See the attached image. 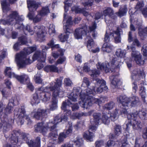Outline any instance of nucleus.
Masks as SVG:
<instances>
[{
    "instance_id": "obj_1",
    "label": "nucleus",
    "mask_w": 147,
    "mask_h": 147,
    "mask_svg": "<svg viewBox=\"0 0 147 147\" xmlns=\"http://www.w3.org/2000/svg\"><path fill=\"white\" fill-rule=\"evenodd\" d=\"M81 92V90L80 88L75 87L73 89V92L69 95L68 98L72 101L75 102L77 100V99L79 96H80L82 100L79 103L80 106L86 109H87L94 103L99 104L103 102L102 98H101L100 99H93L92 98L88 99L86 92L83 94Z\"/></svg>"
},
{
    "instance_id": "obj_2",
    "label": "nucleus",
    "mask_w": 147,
    "mask_h": 147,
    "mask_svg": "<svg viewBox=\"0 0 147 147\" xmlns=\"http://www.w3.org/2000/svg\"><path fill=\"white\" fill-rule=\"evenodd\" d=\"M62 78L57 79L56 82H51L50 86L46 88L47 89H49L52 92L53 98H52L51 104L49 105L50 109L53 111L57 107L58 100L57 97L58 96L62 97L64 96V92L60 89L62 85Z\"/></svg>"
},
{
    "instance_id": "obj_3",
    "label": "nucleus",
    "mask_w": 147,
    "mask_h": 147,
    "mask_svg": "<svg viewBox=\"0 0 147 147\" xmlns=\"http://www.w3.org/2000/svg\"><path fill=\"white\" fill-rule=\"evenodd\" d=\"M91 76L96 81L97 84H100L99 87L97 88L96 91L95 90V87H93L92 89L88 88L86 90V94L88 97V98H93L92 95H94L96 93H100L102 92L103 90H106L107 89V87L106 86L105 82L102 79H100L96 78L99 76L100 74L99 71L97 70H94L91 71ZM94 99H96L94 98Z\"/></svg>"
},
{
    "instance_id": "obj_4",
    "label": "nucleus",
    "mask_w": 147,
    "mask_h": 147,
    "mask_svg": "<svg viewBox=\"0 0 147 147\" xmlns=\"http://www.w3.org/2000/svg\"><path fill=\"white\" fill-rule=\"evenodd\" d=\"M35 47H30L24 49V52H21L17 54L16 55V60L18 66L20 68H22L26 65L30 64L32 61L29 58H26V55L32 53L36 50Z\"/></svg>"
},
{
    "instance_id": "obj_5",
    "label": "nucleus",
    "mask_w": 147,
    "mask_h": 147,
    "mask_svg": "<svg viewBox=\"0 0 147 147\" xmlns=\"http://www.w3.org/2000/svg\"><path fill=\"white\" fill-rule=\"evenodd\" d=\"M110 60L111 65H109V63L107 61L102 63L98 62L96 65L97 68L103 70L106 73L110 72L113 71L114 68H119L123 64L121 62L120 59L115 56L111 57Z\"/></svg>"
},
{
    "instance_id": "obj_6",
    "label": "nucleus",
    "mask_w": 147,
    "mask_h": 147,
    "mask_svg": "<svg viewBox=\"0 0 147 147\" xmlns=\"http://www.w3.org/2000/svg\"><path fill=\"white\" fill-rule=\"evenodd\" d=\"M117 101L125 107H123V109L120 110L121 114L124 115L127 114L126 107H131L138 103L139 102V98L137 96H134L131 98H129L125 96H121L117 97Z\"/></svg>"
},
{
    "instance_id": "obj_7",
    "label": "nucleus",
    "mask_w": 147,
    "mask_h": 147,
    "mask_svg": "<svg viewBox=\"0 0 147 147\" xmlns=\"http://www.w3.org/2000/svg\"><path fill=\"white\" fill-rule=\"evenodd\" d=\"M60 120V116L58 115L54 118L53 122H49L45 124L43 122L38 123L35 127V131H39L45 135L48 131H53L55 130L56 127V125L61 122Z\"/></svg>"
},
{
    "instance_id": "obj_8",
    "label": "nucleus",
    "mask_w": 147,
    "mask_h": 147,
    "mask_svg": "<svg viewBox=\"0 0 147 147\" xmlns=\"http://www.w3.org/2000/svg\"><path fill=\"white\" fill-rule=\"evenodd\" d=\"M137 113L135 114H127V118L129 121L128 123L126 124V129H128L132 125L133 129L135 130H140L142 127V125L140 121L137 120Z\"/></svg>"
},
{
    "instance_id": "obj_9",
    "label": "nucleus",
    "mask_w": 147,
    "mask_h": 147,
    "mask_svg": "<svg viewBox=\"0 0 147 147\" xmlns=\"http://www.w3.org/2000/svg\"><path fill=\"white\" fill-rule=\"evenodd\" d=\"M14 114L18 116V117L20 121L21 124H23L24 119H26L28 121V124L31 123V121L28 116L25 114L24 107L22 106L19 109H16L14 111Z\"/></svg>"
},
{
    "instance_id": "obj_10",
    "label": "nucleus",
    "mask_w": 147,
    "mask_h": 147,
    "mask_svg": "<svg viewBox=\"0 0 147 147\" xmlns=\"http://www.w3.org/2000/svg\"><path fill=\"white\" fill-rule=\"evenodd\" d=\"M22 20V19L20 18L18 13L16 11H13L7 17V20H2L1 21V23L3 25H9L14 21H16V24H18V21Z\"/></svg>"
},
{
    "instance_id": "obj_11",
    "label": "nucleus",
    "mask_w": 147,
    "mask_h": 147,
    "mask_svg": "<svg viewBox=\"0 0 147 147\" xmlns=\"http://www.w3.org/2000/svg\"><path fill=\"white\" fill-rule=\"evenodd\" d=\"M72 103L69 100H67L63 102L61 108L65 113L60 116V121H61V122L63 121L64 122H66L67 120V116L71 115V111L70 110L68 109L66 106H70V105Z\"/></svg>"
},
{
    "instance_id": "obj_12",
    "label": "nucleus",
    "mask_w": 147,
    "mask_h": 147,
    "mask_svg": "<svg viewBox=\"0 0 147 147\" xmlns=\"http://www.w3.org/2000/svg\"><path fill=\"white\" fill-rule=\"evenodd\" d=\"M130 48L132 50L131 57L138 64L143 65L144 64V60L142 58V55L140 52L135 50V47L133 46H131Z\"/></svg>"
},
{
    "instance_id": "obj_13",
    "label": "nucleus",
    "mask_w": 147,
    "mask_h": 147,
    "mask_svg": "<svg viewBox=\"0 0 147 147\" xmlns=\"http://www.w3.org/2000/svg\"><path fill=\"white\" fill-rule=\"evenodd\" d=\"M23 139L26 141L30 147H40V138L37 137L34 142L30 140L29 141L28 139V135L25 133H22V134Z\"/></svg>"
},
{
    "instance_id": "obj_14",
    "label": "nucleus",
    "mask_w": 147,
    "mask_h": 147,
    "mask_svg": "<svg viewBox=\"0 0 147 147\" xmlns=\"http://www.w3.org/2000/svg\"><path fill=\"white\" fill-rule=\"evenodd\" d=\"M43 90L42 87L39 88L37 90V93L39 94V96L42 101L46 102L50 99L51 94L49 92H44Z\"/></svg>"
},
{
    "instance_id": "obj_15",
    "label": "nucleus",
    "mask_w": 147,
    "mask_h": 147,
    "mask_svg": "<svg viewBox=\"0 0 147 147\" xmlns=\"http://www.w3.org/2000/svg\"><path fill=\"white\" fill-rule=\"evenodd\" d=\"M87 28V26L85 24H84L81 28L76 29L74 33L75 37H82L86 36L87 34L86 31Z\"/></svg>"
},
{
    "instance_id": "obj_16",
    "label": "nucleus",
    "mask_w": 147,
    "mask_h": 147,
    "mask_svg": "<svg viewBox=\"0 0 147 147\" xmlns=\"http://www.w3.org/2000/svg\"><path fill=\"white\" fill-rule=\"evenodd\" d=\"M122 128L120 125H116L114 126L115 134H110L109 135V138L110 140H115L117 137L121 134Z\"/></svg>"
},
{
    "instance_id": "obj_17",
    "label": "nucleus",
    "mask_w": 147,
    "mask_h": 147,
    "mask_svg": "<svg viewBox=\"0 0 147 147\" xmlns=\"http://www.w3.org/2000/svg\"><path fill=\"white\" fill-rule=\"evenodd\" d=\"M31 115L37 120L41 119L42 117L47 115L46 111L44 109H38L36 112H32Z\"/></svg>"
},
{
    "instance_id": "obj_18",
    "label": "nucleus",
    "mask_w": 147,
    "mask_h": 147,
    "mask_svg": "<svg viewBox=\"0 0 147 147\" xmlns=\"http://www.w3.org/2000/svg\"><path fill=\"white\" fill-rule=\"evenodd\" d=\"M27 6L29 11L30 12L36 11L40 3L35 1L30 0H27Z\"/></svg>"
},
{
    "instance_id": "obj_19",
    "label": "nucleus",
    "mask_w": 147,
    "mask_h": 147,
    "mask_svg": "<svg viewBox=\"0 0 147 147\" xmlns=\"http://www.w3.org/2000/svg\"><path fill=\"white\" fill-rule=\"evenodd\" d=\"M46 57V54H42L40 52L37 51L34 55L32 57L33 60L34 61L37 60L38 61L44 62Z\"/></svg>"
},
{
    "instance_id": "obj_20",
    "label": "nucleus",
    "mask_w": 147,
    "mask_h": 147,
    "mask_svg": "<svg viewBox=\"0 0 147 147\" xmlns=\"http://www.w3.org/2000/svg\"><path fill=\"white\" fill-rule=\"evenodd\" d=\"M143 74V71H140L139 69H136L132 72V78L136 80H140Z\"/></svg>"
},
{
    "instance_id": "obj_21",
    "label": "nucleus",
    "mask_w": 147,
    "mask_h": 147,
    "mask_svg": "<svg viewBox=\"0 0 147 147\" xmlns=\"http://www.w3.org/2000/svg\"><path fill=\"white\" fill-rule=\"evenodd\" d=\"M71 17H69L68 19L67 20L66 24L64 26V29L65 30H66L65 31V34H66V35H63L62 34H61V36H63V37H67L69 36V34L71 32H69V25H71L72 24V21H71Z\"/></svg>"
},
{
    "instance_id": "obj_22",
    "label": "nucleus",
    "mask_w": 147,
    "mask_h": 147,
    "mask_svg": "<svg viewBox=\"0 0 147 147\" xmlns=\"http://www.w3.org/2000/svg\"><path fill=\"white\" fill-rule=\"evenodd\" d=\"M27 42V40L26 37H18V42L14 45L13 48L15 50L17 51L19 50V45H24Z\"/></svg>"
},
{
    "instance_id": "obj_23",
    "label": "nucleus",
    "mask_w": 147,
    "mask_h": 147,
    "mask_svg": "<svg viewBox=\"0 0 147 147\" xmlns=\"http://www.w3.org/2000/svg\"><path fill=\"white\" fill-rule=\"evenodd\" d=\"M15 78L22 84H28L29 82V79L27 75L23 74L20 76L16 75Z\"/></svg>"
},
{
    "instance_id": "obj_24",
    "label": "nucleus",
    "mask_w": 147,
    "mask_h": 147,
    "mask_svg": "<svg viewBox=\"0 0 147 147\" xmlns=\"http://www.w3.org/2000/svg\"><path fill=\"white\" fill-rule=\"evenodd\" d=\"M28 16L29 19L32 20L33 22L34 23H37L41 20L42 16L38 12L37 15L34 17V14L33 13L29 12Z\"/></svg>"
},
{
    "instance_id": "obj_25",
    "label": "nucleus",
    "mask_w": 147,
    "mask_h": 147,
    "mask_svg": "<svg viewBox=\"0 0 147 147\" xmlns=\"http://www.w3.org/2000/svg\"><path fill=\"white\" fill-rule=\"evenodd\" d=\"M16 101V99L14 98H12L11 99L9 100V102L8 103L7 106L4 110L3 113L5 115H7L10 113L12 111V107L11 106V104L12 105H13L15 102Z\"/></svg>"
},
{
    "instance_id": "obj_26",
    "label": "nucleus",
    "mask_w": 147,
    "mask_h": 147,
    "mask_svg": "<svg viewBox=\"0 0 147 147\" xmlns=\"http://www.w3.org/2000/svg\"><path fill=\"white\" fill-rule=\"evenodd\" d=\"M34 31L38 36L45 37L46 33L40 26H35L34 28Z\"/></svg>"
},
{
    "instance_id": "obj_27",
    "label": "nucleus",
    "mask_w": 147,
    "mask_h": 147,
    "mask_svg": "<svg viewBox=\"0 0 147 147\" xmlns=\"http://www.w3.org/2000/svg\"><path fill=\"white\" fill-rule=\"evenodd\" d=\"M16 26H17V28L18 29H20L24 30L25 29L28 32L27 34L25 33V35H29V34H30L32 35L34 32L30 28V27L29 25H27L26 26L25 28H24V26L22 24V23H21L20 24H16Z\"/></svg>"
},
{
    "instance_id": "obj_28",
    "label": "nucleus",
    "mask_w": 147,
    "mask_h": 147,
    "mask_svg": "<svg viewBox=\"0 0 147 147\" xmlns=\"http://www.w3.org/2000/svg\"><path fill=\"white\" fill-rule=\"evenodd\" d=\"M93 124L98 125L101 123V114L99 113H95L93 114Z\"/></svg>"
},
{
    "instance_id": "obj_29",
    "label": "nucleus",
    "mask_w": 147,
    "mask_h": 147,
    "mask_svg": "<svg viewBox=\"0 0 147 147\" xmlns=\"http://www.w3.org/2000/svg\"><path fill=\"white\" fill-rule=\"evenodd\" d=\"M57 135L56 134L51 133L49 134L48 138L49 142L52 144H56L58 143V140L57 139Z\"/></svg>"
},
{
    "instance_id": "obj_30",
    "label": "nucleus",
    "mask_w": 147,
    "mask_h": 147,
    "mask_svg": "<svg viewBox=\"0 0 147 147\" xmlns=\"http://www.w3.org/2000/svg\"><path fill=\"white\" fill-rule=\"evenodd\" d=\"M111 84L115 87H116L120 84V81L118 78L117 76H112L110 77Z\"/></svg>"
},
{
    "instance_id": "obj_31",
    "label": "nucleus",
    "mask_w": 147,
    "mask_h": 147,
    "mask_svg": "<svg viewBox=\"0 0 147 147\" xmlns=\"http://www.w3.org/2000/svg\"><path fill=\"white\" fill-rule=\"evenodd\" d=\"M0 125V127L3 128L4 133L8 131L11 127V125L8 122L5 121H2Z\"/></svg>"
},
{
    "instance_id": "obj_32",
    "label": "nucleus",
    "mask_w": 147,
    "mask_h": 147,
    "mask_svg": "<svg viewBox=\"0 0 147 147\" xmlns=\"http://www.w3.org/2000/svg\"><path fill=\"white\" fill-rule=\"evenodd\" d=\"M13 134L11 136H10L9 138H10L11 141V143H13L15 144L18 142V136L20 135L19 132L17 131L14 130L13 131Z\"/></svg>"
},
{
    "instance_id": "obj_33",
    "label": "nucleus",
    "mask_w": 147,
    "mask_h": 147,
    "mask_svg": "<svg viewBox=\"0 0 147 147\" xmlns=\"http://www.w3.org/2000/svg\"><path fill=\"white\" fill-rule=\"evenodd\" d=\"M72 10L76 13H82L85 16H87L89 15L88 12L86 11L83 9H81L78 7L74 6L72 8Z\"/></svg>"
},
{
    "instance_id": "obj_34",
    "label": "nucleus",
    "mask_w": 147,
    "mask_h": 147,
    "mask_svg": "<svg viewBox=\"0 0 147 147\" xmlns=\"http://www.w3.org/2000/svg\"><path fill=\"white\" fill-rule=\"evenodd\" d=\"M113 49V47L108 43H105L102 47V50L103 51L107 53L111 52Z\"/></svg>"
},
{
    "instance_id": "obj_35",
    "label": "nucleus",
    "mask_w": 147,
    "mask_h": 147,
    "mask_svg": "<svg viewBox=\"0 0 147 147\" xmlns=\"http://www.w3.org/2000/svg\"><path fill=\"white\" fill-rule=\"evenodd\" d=\"M136 113H137V118L139 116V117L142 120L147 119V114L144 111L142 110L139 111L138 112L136 111L134 113H130L129 114H135Z\"/></svg>"
},
{
    "instance_id": "obj_36",
    "label": "nucleus",
    "mask_w": 147,
    "mask_h": 147,
    "mask_svg": "<svg viewBox=\"0 0 147 147\" xmlns=\"http://www.w3.org/2000/svg\"><path fill=\"white\" fill-rule=\"evenodd\" d=\"M114 14L113 10L109 7L106 8L103 12V14L105 16H108L111 18L112 17V16L114 15Z\"/></svg>"
},
{
    "instance_id": "obj_37",
    "label": "nucleus",
    "mask_w": 147,
    "mask_h": 147,
    "mask_svg": "<svg viewBox=\"0 0 147 147\" xmlns=\"http://www.w3.org/2000/svg\"><path fill=\"white\" fill-rule=\"evenodd\" d=\"M45 70L47 72L53 71L59 73L58 68L55 66L53 65L46 66L44 68Z\"/></svg>"
},
{
    "instance_id": "obj_38",
    "label": "nucleus",
    "mask_w": 147,
    "mask_h": 147,
    "mask_svg": "<svg viewBox=\"0 0 147 147\" xmlns=\"http://www.w3.org/2000/svg\"><path fill=\"white\" fill-rule=\"evenodd\" d=\"M93 137V134L90 131H86L84 134V138L90 142L93 141L92 138Z\"/></svg>"
},
{
    "instance_id": "obj_39",
    "label": "nucleus",
    "mask_w": 147,
    "mask_h": 147,
    "mask_svg": "<svg viewBox=\"0 0 147 147\" xmlns=\"http://www.w3.org/2000/svg\"><path fill=\"white\" fill-rule=\"evenodd\" d=\"M4 73L7 76L10 78H15L16 75L14 73L11 71V68L10 67H7Z\"/></svg>"
},
{
    "instance_id": "obj_40",
    "label": "nucleus",
    "mask_w": 147,
    "mask_h": 147,
    "mask_svg": "<svg viewBox=\"0 0 147 147\" xmlns=\"http://www.w3.org/2000/svg\"><path fill=\"white\" fill-rule=\"evenodd\" d=\"M87 41V47L89 50H91L92 48H93L96 47V45L94 43L93 39L91 37H89Z\"/></svg>"
},
{
    "instance_id": "obj_41",
    "label": "nucleus",
    "mask_w": 147,
    "mask_h": 147,
    "mask_svg": "<svg viewBox=\"0 0 147 147\" xmlns=\"http://www.w3.org/2000/svg\"><path fill=\"white\" fill-rule=\"evenodd\" d=\"M50 12V10L49 7L48 6H46L42 7L41 10L39 12V13L42 16H47Z\"/></svg>"
},
{
    "instance_id": "obj_42",
    "label": "nucleus",
    "mask_w": 147,
    "mask_h": 147,
    "mask_svg": "<svg viewBox=\"0 0 147 147\" xmlns=\"http://www.w3.org/2000/svg\"><path fill=\"white\" fill-rule=\"evenodd\" d=\"M110 115L109 114L103 115L101 118V122L105 125H108L110 122Z\"/></svg>"
},
{
    "instance_id": "obj_43",
    "label": "nucleus",
    "mask_w": 147,
    "mask_h": 147,
    "mask_svg": "<svg viewBox=\"0 0 147 147\" xmlns=\"http://www.w3.org/2000/svg\"><path fill=\"white\" fill-rule=\"evenodd\" d=\"M125 51L120 49H117L115 52V54L118 58H123L125 57Z\"/></svg>"
},
{
    "instance_id": "obj_44",
    "label": "nucleus",
    "mask_w": 147,
    "mask_h": 147,
    "mask_svg": "<svg viewBox=\"0 0 147 147\" xmlns=\"http://www.w3.org/2000/svg\"><path fill=\"white\" fill-rule=\"evenodd\" d=\"M40 98V96H39V94H37L36 91V94L33 95V98L31 101V104L32 105L35 104H38L40 100L39 98Z\"/></svg>"
},
{
    "instance_id": "obj_45",
    "label": "nucleus",
    "mask_w": 147,
    "mask_h": 147,
    "mask_svg": "<svg viewBox=\"0 0 147 147\" xmlns=\"http://www.w3.org/2000/svg\"><path fill=\"white\" fill-rule=\"evenodd\" d=\"M142 84H141V87L140 90V93L141 96L142 100L144 102H145V98L146 96L145 92V88L142 86Z\"/></svg>"
},
{
    "instance_id": "obj_46",
    "label": "nucleus",
    "mask_w": 147,
    "mask_h": 147,
    "mask_svg": "<svg viewBox=\"0 0 147 147\" xmlns=\"http://www.w3.org/2000/svg\"><path fill=\"white\" fill-rule=\"evenodd\" d=\"M127 11V8L126 6H124L123 8H121L118 12L116 13L119 16L122 17L124 16Z\"/></svg>"
},
{
    "instance_id": "obj_47",
    "label": "nucleus",
    "mask_w": 147,
    "mask_h": 147,
    "mask_svg": "<svg viewBox=\"0 0 147 147\" xmlns=\"http://www.w3.org/2000/svg\"><path fill=\"white\" fill-rule=\"evenodd\" d=\"M122 34V32L121 30L117 29L115 31L113 32H111L109 36L111 37L114 36H115V37H119Z\"/></svg>"
},
{
    "instance_id": "obj_48",
    "label": "nucleus",
    "mask_w": 147,
    "mask_h": 147,
    "mask_svg": "<svg viewBox=\"0 0 147 147\" xmlns=\"http://www.w3.org/2000/svg\"><path fill=\"white\" fill-rule=\"evenodd\" d=\"M1 4L3 12H4L10 10L9 7L7 5L6 0H3L1 2Z\"/></svg>"
},
{
    "instance_id": "obj_49",
    "label": "nucleus",
    "mask_w": 147,
    "mask_h": 147,
    "mask_svg": "<svg viewBox=\"0 0 147 147\" xmlns=\"http://www.w3.org/2000/svg\"><path fill=\"white\" fill-rule=\"evenodd\" d=\"M135 37H129L128 40L129 42L133 41V44L136 45L139 47H141V44L138 40L134 38Z\"/></svg>"
},
{
    "instance_id": "obj_50",
    "label": "nucleus",
    "mask_w": 147,
    "mask_h": 147,
    "mask_svg": "<svg viewBox=\"0 0 147 147\" xmlns=\"http://www.w3.org/2000/svg\"><path fill=\"white\" fill-rule=\"evenodd\" d=\"M67 136V135L65 133V131L60 133L58 138L59 143H60L63 142L64 139Z\"/></svg>"
},
{
    "instance_id": "obj_51",
    "label": "nucleus",
    "mask_w": 147,
    "mask_h": 147,
    "mask_svg": "<svg viewBox=\"0 0 147 147\" xmlns=\"http://www.w3.org/2000/svg\"><path fill=\"white\" fill-rule=\"evenodd\" d=\"M73 2L72 0H65L64 3L65 4V10L67 12L68 9L69 7L71 6Z\"/></svg>"
},
{
    "instance_id": "obj_52",
    "label": "nucleus",
    "mask_w": 147,
    "mask_h": 147,
    "mask_svg": "<svg viewBox=\"0 0 147 147\" xmlns=\"http://www.w3.org/2000/svg\"><path fill=\"white\" fill-rule=\"evenodd\" d=\"M41 75L40 72H39L35 76V80L36 83L40 84L42 82V80L40 78Z\"/></svg>"
},
{
    "instance_id": "obj_53",
    "label": "nucleus",
    "mask_w": 147,
    "mask_h": 147,
    "mask_svg": "<svg viewBox=\"0 0 147 147\" xmlns=\"http://www.w3.org/2000/svg\"><path fill=\"white\" fill-rule=\"evenodd\" d=\"M55 26L53 24H50L49 28V34L51 36H54L55 33Z\"/></svg>"
},
{
    "instance_id": "obj_54",
    "label": "nucleus",
    "mask_w": 147,
    "mask_h": 147,
    "mask_svg": "<svg viewBox=\"0 0 147 147\" xmlns=\"http://www.w3.org/2000/svg\"><path fill=\"white\" fill-rule=\"evenodd\" d=\"M115 106V103L113 102H111L109 103L105 104L104 106V109H112Z\"/></svg>"
},
{
    "instance_id": "obj_55",
    "label": "nucleus",
    "mask_w": 147,
    "mask_h": 147,
    "mask_svg": "<svg viewBox=\"0 0 147 147\" xmlns=\"http://www.w3.org/2000/svg\"><path fill=\"white\" fill-rule=\"evenodd\" d=\"M59 53L57 52H53L52 53V55L56 59L59 56H63V52L62 50L61 49H60L59 51Z\"/></svg>"
},
{
    "instance_id": "obj_56",
    "label": "nucleus",
    "mask_w": 147,
    "mask_h": 147,
    "mask_svg": "<svg viewBox=\"0 0 147 147\" xmlns=\"http://www.w3.org/2000/svg\"><path fill=\"white\" fill-rule=\"evenodd\" d=\"M76 143V145L78 147H79L81 146L83 143V141L82 138L79 137L77 138V140L74 141Z\"/></svg>"
},
{
    "instance_id": "obj_57",
    "label": "nucleus",
    "mask_w": 147,
    "mask_h": 147,
    "mask_svg": "<svg viewBox=\"0 0 147 147\" xmlns=\"http://www.w3.org/2000/svg\"><path fill=\"white\" fill-rule=\"evenodd\" d=\"M68 128L65 130L64 131H65V133L67 136V135L71 133L72 132V125L71 124H68L67 126Z\"/></svg>"
},
{
    "instance_id": "obj_58",
    "label": "nucleus",
    "mask_w": 147,
    "mask_h": 147,
    "mask_svg": "<svg viewBox=\"0 0 147 147\" xmlns=\"http://www.w3.org/2000/svg\"><path fill=\"white\" fill-rule=\"evenodd\" d=\"M64 84L66 86H70L73 83L70 79L66 78L64 80Z\"/></svg>"
},
{
    "instance_id": "obj_59",
    "label": "nucleus",
    "mask_w": 147,
    "mask_h": 147,
    "mask_svg": "<svg viewBox=\"0 0 147 147\" xmlns=\"http://www.w3.org/2000/svg\"><path fill=\"white\" fill-rule=\"evenodd\" d=\"M1 55H0V65H1L2 60L3 59L6 55V50L3 49L1 51Z\"/></svg>"
},
{
    "instance_id": "obj_60",
    "label": "nucleus",
    "mask_w": 147,
    "mask_h": 147,
    "mask_svg": "<svg viewBox=\"0 0 147 147\" xmlns=\"http://www.w3.org/2000/svg\"><path fill=\"white\" fill-rule=\"evenodd\" d=\"M139 34L140 36H146L147 34V28L144 29H140L139 30Z\"/></svg>"
},
{
    "instance_id": "obj_61",
    "label": "nucleus",
    "mask_w": 147,
    "mask_h": 147,
    "mask_svg": "<svg viewBox=\"0 0 147 147\" xmlns=\"http://www.w3.org/2000/svg\"><path fill=\"white\" fill-rule=\"evenodd\" d=\"M144 5L143 2L138 1V2L135 7V9L137 10H141L142 7H144Z\"/></svg>"
},
{
    "instance_id": "obj_62",
    "label": "nucleus",
    "mask_w": 147,
    "mask_h": 147,
    "mask_svg": "<svg viewBox=\"0 0 147 147\" xmlns=\"http://www.w3.org/2000/svg\"><path fill=\"white\" fill-rule=\"evenodd\" d=\"M83 83L82 84L84 86L88 87L90 84L88 79L86 78H84L83 80Z\"/></svg>"
},
{
    "instance_id": "obj_63",
    "label": "nucleus",
    "mask_w": 147,
    "mask_h": 147,
    "mask_svg": "<svg viewBox=\"0 0 147 147\" xmlns=\"http://www.w3.org/2000/svg\"><path fill=\"white\" fill-rule=\"evenodd\" d=\"M96 147H101L104 144V142L102 140H98L95 142Z\"/></svg>"
},
{
    "instance_id": "obj_64",
    "label": "nucleus",
    "mask_w": 147,
    "mask_h": 147,
    "mask_svg": "<svg viewBox=\"0 0 147 147\" xmlns=\"http://www.w3.org/2000/svg\"><path fill=\"white\" fill-rule=\"evenodd\" d=\"M142 51L143 52V55L147 59V46L144 45L142 48Z\"/></svg>"
}]
</instances>
